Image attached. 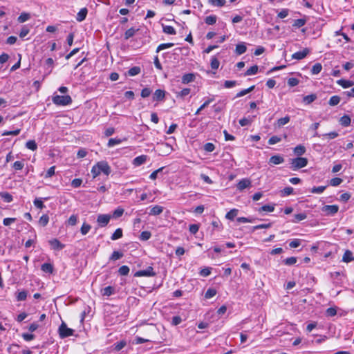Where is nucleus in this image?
I'll use <instances>...</instances> for the list:
<instances>
[{
  "label": "nucleus",
  "mask_w": 354,
  "mask_h": 354,
  "mask_svg": "<svg viewBox=\"0 0 354 354\" xmlns=\"http://www.w3.org/2000/svg\"><path fill=\"white\" fill-rule=\"evenodd\" d=\"M111 171V167L106 161H100L94 165L91 169V174L93 178H95L99 176L101 173H103L106 176H109Z\"/></svg>",
  "instance_id": "nucleus-1"
},
{
  "label": "nucleus",
  "mask_w": 354,
  "mask_h": 354,
  "mask_svg": "<svg viewBox=\"0 0 354 354\" xmlns=\"http://www.w3.org/2000/svg\"><path fill=\"white\" fill-rule=\"evenodd\" d=\"M308 159L303 157L290 159V168L294 171L306 167L308 165Z\"/></svg>",
  "instance_id": "nucleus-2"
},
{
  "label": "nucleus",
  "mask_w": 354,
  "mask_h": 354,
  "mask_svg": "<svg viewBox=\"0 0 354 354\" xmlns=\"http://www.w3.org/2000/svg\"><path fill=\"white\" fill-rule=\"evenodd\" d=\"M53 102L57 105L65 106L72 102L70 95H55L53 97Z\"/></svg>",
  "instance_id": "nucleus-3"
},
{
  "label": "nucleus",
  "mask_w": 354,
  "mask_h": 354,
  "mask_svg": "<svg viewBox=\"0 0 354 354\" xmlns=\"http://www.w3.org/2000/svg\"><path fill=\"white\" fill-rule=\"evenodd\" d=\"M74 330L67 327L65 323H62L59 328V336L62 338L68 337L73 335Z\"/></svg>",
  "instance_id": "nucleus-4"
},
{
  "label": "nucleus",
  "mask_w": 354,
  "mask_h": 354,
  "mask_svg": "<svg viewBox=\"0 0 354 354\" xmlns=\"http://www.w3.org/2000/svg\"><path fill=\"white\" fill-rule=\"evenodd\" d=\"M339 210V206L337 205H326L322 207V211L325 214L326 216H333L337 213Z\"/></svg>",
  "instance_id": "nucleus-5"
},
{
  "label": "nucleus",
  "mask_w": 354,
  "mask_h": 354,
  "mask_svg": "<svg viewBox=\"0 0 354 354\" xmlns=\"http://www.w3.org/2000/svg\"><path fill=\"white\" fill-rule=\"evenodd\" d=\"M156 272L151 266H149L146 270H138L134 274V277H154Z\"/></svg>",
  "instance_id": "nucleus-6"
},
{
  "label": "nucleus",
  "mask_w": 354,
  "mask_h": 354,
  "mask_svg": "<svg viewBox=\"0 0 354 354\" xmlns=\"http://www.w3.org/2000/svg\"><path fill=\"white\" fill-rule=\"evenodd\" d=\"M310 50L308 48H304L301 51H298L292 54V58L294 59L300 60L306 57L309 53Z\"/></svg>",
  "instance_id": "nucleus-7"
},
{
  "label": "nucleus",
  "mask_w": 354,
  "mask_h": 354,
  "mask_svg": "<svg viewBox=\"0 0 354 354\" xmlns=\"http://www.w3.org/2000/svg\"><path fill=\"white\" fill-rule=\"evenodd\" d=\"M110 218L111 216L108 214H100L97 216V222L100 227H104L109 223Z\"/></svg>",
  "instance_id": "nucleus-8"
},
{
  "label": "nucleus",
  "mask_w": 354,
  "mask_h": 354,
  "mask_svg": "<svg viewBox=\"0 0 354 354\" xmlns=\"http://www.w3.org/2000/svg\"><path fill=\"white\" fill-rule=\"evenodd\" d=\"M165 94V91L162 89H157L153 94V100L157 102L164 101Z\"/></svg>",
  "instance_id": "nucleus-9"
},
{
  "label": "nucleus",
  "mask_w": 354,
  "mask_h": 354,
  "mask_svg": "<svg viewBox=\"0 0 354 354\" xmlns=\"http://www.w3.org/2000/svg\"><path fill=\"white\" fill-rule=\"evenodd\" d=\"M284 162V158L283 156L280 155H274L270 158L268 164L270 165H276L283 163Z\"/></svg>",
  "instance_id": "nucleus-10"
},
{
  "label": "nucleus",
  "mask_w": 354,
  "mask_h": 354,
  "mask_svg": "<svg viewBox=\"0 0 354 354\" xmlns=\"http://www.w3.org/2000/svg\"><path fill=\"white\" fill-rule=\"evenodd\" d=\"M251 181L248 178L241 180L236 185L237 189L242 191L245 188L250 187Z\"/></svg>",
  "instance_id": "nucleus-11"
},
{
  "label": "nucleus",
  "mask_w": 354,
  "mask_h": 354,
  "mask_svg": "<svg viewBox=\"0 0 354 354\" xmlns=\"http://www.w3.org/2000/svg\"><path fill=\"white\" fill-rule=\"evenodd\" d=\"M49 243L54 250H61L65 245L62 244L58 239H53L49 241Z\"/></svg>",
  "instance_id": "nucleus-12"
},
{
  "label": "nucleus",
  "mask_w": 354,
  "mask_h": 354,
  "mask_svg": "<svg viewBox=\"0 0 354 354\" xmlns=\"http://www.w3.org/2000/svg\"><path fill=\"white\" fill-rule=\"evenodd\" d=\"M147 160V156L146 155H141L136 158H135L133 160V164L135 166H140L142 164H144Z\"/></svg>",
  "instance_id": "nucleus-13"
},
{
  "label": "nucleus",
  "mask_w": 354,
  "mask_h": 354,
  "mask_svg": "<svg viewBox=\"0 0 354 354\" xmlns=\"http://www.w3.org/2000/svg\"><path fill=\"white\" fill-rule=\"evenodd\" d=\"M87 13L88 10L86 8H82L77 15V21L79 22L84 21L87 15Z\"/></svg>",
  "instance_id": "nucleus-14"
},
{
  "label": "nucleus",
  "mask_w": 354,
  "mask_h": 354,
  "mask_svg": "<svg viewBox=\"0 0 354 354\" xmlns=\"http://www.w3.org/2000/svg\"><path fill=\"white\" fill-rule=\"evenodd\" d=\"M194 79L195 75L194 73H187L183 75L182 83L186 84L193 82Z\"/></svg>",
  "instance_id": "nucleus-15"
},
{
  "label": "nucleus",
  "mask_w": 354,
  "mask_h": 354,
  "mask_svg": "<svg viewBox=\"0 0 354 354\" xmlns=\"http://www.w3.org/2000/svg\"><path fill=\"white\" fill-rule=\"evenodd\" d=\"M353 261H354V257L352 252L348 250H346L342 257V261L348 263Z\"/></svg>",
  "instance_id": "nucleus-16"
},
{
  "label": "nucleus",
  "mask_w": 354,
  "mask_h": 354,
  "mask_svg": "<svg viewBox=\"0 0 354 354\" xmlns=\"http://www.w3.org/2000/svg\"><path fill=\"white\" fill-rule=\"evenodd\" d=\"M41 270L46 273L52 274L53 272L54 268L51 263H44L41 265Z\"/></svg>",
  "instance_id": "nucleus-17"
},
{
  "label": "nucleus",
  "mask_w": 354,
  "mask_h": 354,
  "mask_svg": "<svg viewBox=\"0 0 354 354\" xmlns=\"http://www.w3.org/2000/svg\"><path fill=\"white\" fill-rule=\"evenodd\" d=\"M351 118L347 115H344L340 118L339 122L342 127H346L351 124Z\"/></svg>",
  "instance_id": "nucleus-18"
},
{
  "label": "nucleus",
  "mask_w": 354,
  "mask_h": 354,
  "mask_svg": "<svg viewBox=\"0 0 354 354\" xmlns=\"http://www.w3.org/2000/svg\"><path fill=\"white\" fill-rule=\"evenodd\" d=\"M162 212H163V207L162 206L155 205L151 208L149 214L150 215L157 216V215L160 214Z\"/></svg>",
  "instance_id": "nucleus-19"
},
{
  "label": "nucleus",
  "mask_w": 354,
  "mask_h": 354,
  "mask_svg": "<svg viewBox=\"0 0 354 354\" xmlns=\"http://www.w3.org/2000/svg\"><path fill=\"white\" fill-rule=\"evenodd\" d=\"M306 151V147L302 145L296 146L293 149L294 153L298 156L304 154Z\"/></svg>",
  "instance_id": "nucleus-20"
},
{
  "label": "nucleus",
  "mask_w": 354,
  "mask_h": 354,
  "mask_svg": "<svg viewBox=\"0 0 354 354\" xmlns=\"http://www.w3.org/2000/svg\"><path fill=\"white\" fill-rule=\"evenodd\" d=\"M115 292V289L112 286H106L102 290V294L103 296H111Z\"/></svg>",
  "instance_id": "nucleus-21"
},
{
  "label": "nucleus",
  "mask_w": 354,
  "mask_h": 354,
  "mask_svg": "<svg viewBox=\"0 0 354 354\" xmlns=\"http://www.w3.org/2000/svg\"><path fill=\"white\" fill-rule=\"evenodd\" d=\"M337 82L339 85L342 86L344 88H349L354 84V82L352 81L342 80V79L339 80Z\"/></svg>",
  "instance_id": "nucleus-22"
},
{
  "label": "nucleus",
  "mask_w": 354,
  "mask_h": 354,
  "mask_svg": "<svg viewBox=\"0 0 354 354\" xmlns=\"http://www.w3.org/2000/svg\"><path fill=\"white\" fill-rule=\"evenodd\" d=\"M247 47L244 43L238 44L236 46V53L237 55H242L245 53Z\"/></svg>",
  "instance_id": "nucleus-23"
},
{
  "label": "nucleus",
  "mask_w": 354,
  "mask_h": 354,
  "mask_svg": "<svg viewBox=\"0 0 354 354\" xmlns=\"http://www.w3.org/2000/svg\"><path fill=\"white\" fill-rule=\"evenodd\" d=\"M274 210V205H265L261 207L258 212L259 213L262 212H272Z\"/></svg>",
  "instance_id": "nucleus-24"
},
{
  "label": "nucleus",
  "mask_w": 354,
  "mask_h": 354,
  "mask_svg": "<svg viewBox=\"0 0 354 354\" xmlns=\"http://www.w3.org/2000/svg\"><path fill=\"white\" fill-rule=\"evenodd\" d=\"M238 212L239 210L237 209H232L226 214L225 218L228 220L232 221L237 216Z\"/></svg>",
  "instance_id": "nucleus-25"
},
{
  "label": "nucleus",
  "mask_w": 354,
  "mask_h": 354,
  "mask_svg": "<svg viewBox=\"0 0 354 354\" xmlns=\"http://www.w3.org/2000/svg\"><path fill=\"white\" fill-rule=\"evenodd\" d=\"M317 99L315 94H310L304 97L303 101L306 104H310Z\"/></svg>",
  "instance_id": "nucleus-26"
},
{
  "label": "nucleus",
  "mask_w": 354,
  "mask_h": 354,
  "mask_svg": "<svg viewBox=\"0 0 354 354\" xmlns=\"http://www.w3.org/2000/svg\"><path fill=\"white\" fill-rule=\"evenodd\" d=\"M123 140H126V138H124L123 140L120 139V138H111V139H109V140L107 143V146L109 147H112L116 145H119V144L122 143V142Z\"/></svg>",
  "instance_id": "nucleus-27"
},
{
  "label": "nucleus",
  "mask_w": 354,
  "mask_h": 354,
  "mask_svg": "<svg viewBox=\"0 0 354 354\" xmlns=\"http://www.w3.org/2000/svg\"><path fill=\"white\" fill-rule=\"evenodd\" d=\"M0 196L6 203H10L13 200L12 196L8 192H0Z\"/></svg>",
  "instance_id": "nucleus-28"
},
{
  "label": "nucleus",
  "mask_w": 354,
  "mask_h": 354,
  "mask_svg": "<svg viewBox=\"0 0 354 354\" xmlns=\"http://www.w3.org/2000/svg\"><path fill=\"white\" fill-rule=\"evenodd\" d=\"M259 67L257 65H254L249 68L245 73V76L253 75L257 73Z\"/></svg>",
  "instance_id": "nucleus-29"
},
{
  "label": "nucleus",
  "mask_w": 354,
  "mask_h": 354,
  "mask_svg": "<svg viewBox=\"0 0 354 354\" xmlns=\"http://www.w3.org/2000/svg\"><path fill=\"white\" fill-rule=\"evenodd\" d=\"M122 237V230L121 228H118L111 235V239L113 241L117 240Z\"/></svg>",
  "instance_id": "nucleus-30"
},
{
  "label": "nucleus",
  "mask_w": 354,
  "mask_h": 354,
  "mask_svg": "<svg viewBox=\"0 0 354 354\" xmlns=\"http://www.w3.org/2000/svg\"><path fill=\"white\" fill-rule=\"evenodd\" d=\"M307 215L305 213H300L294 215V219L292 221V223H298L301 221L306 219Z\"/></svg>",
  "instance_id": "nucleus-31"
},
{
  "label": "nucleus",
  "mask_w": 354,
  "mask_h": 354,
  "mask_svg": "<svg viewBox=\"0 0 354 354\" xmlns=\"http://www.w3.org/2000/svg\"><path fill=\"white\" fill-rule=\"evenodd\" d=\"M214 100V98H208L196 111L195 115H198L201 111L204 109L205 107H207L212 101Z\"/></svg>",
  "instance_id": "nucleus-32"
},
{
  "label": "nucleus",
  "mask_w": 354,
  "mask_h": 354,
  "mask_svg": "<svg viewBox=\"0 0 354 354\" xmlns=\"http://www.w3.org/2000/svg\"><path fill=\"white\" fill-rule=\"evenodd\" d=\"M322 69V66L320 63H316L311 68V73L313 75L319 74Z\"/></svg>",
  "instance_id": "nucleus-33"
},
{
  "label": "nucleus",
  "mask_w": 354,
  "mask_h": 354,
  "mask_svg": "<svg viewBox=\"0 0 354 354\" xmlns=\"http://www.w3.org/2000/svg\"><path fill=\"white\" fill-rule=\"evenodd\" d=\"M140 71L141 69L139 66H133L128 71V75L129 76H135L136 75H138L140 73Z\"/></svg>",
  "instance_id": "nucleus-34"
},
{
  "label": "nucleus",
  "mask_w": 354,
  "mask_h": 354,
  "mask_svg": "<svg viewBox=\"0 0 354 354\" xmlns=\"http://www.w3.org/2000/svg\"><path fill=\"white\" fill-rule=\"evenodd\" d=\"M163 32L168 35H174L176 34V30L174 27L171 26H163Z\"/></svg>",
  "instance_id": "nucleus-35"
},
{
  "label": "nucleus",
  "mask_w": 354,
  "mask_h": 354,
  "mask_svg": "<svg viewBox=\"0 0 354 354\" xmlns=\"http://www.w3.org/2000/svg\"><path fill=\"white\" fill-rule=\"evenodd\" d=\"M340 100V97H339L338 95H333L330 98L328 104L330 106H335L339 103Z\"/></svg>",
  "instance_id": "nucleus-36"
},
{
  "label": "nucleus",
  "mask_w": 354,
  "mask_h": 354,
  "mask_svg": "<svg viewBox=\"0 0 354 354\" xmlns=\"http://www.w3.org/2000/svg\"><path fill=\"white\" fill-rule=\"evenodd\" d=\"M123 257V254L119 251H114L111 255L109 260L110 261H116L121 259Z\"/></svg>",
  "instance_id": "nucleus-37"
},
{
  "label": "nucleus",
  "mask_w": 354,
  "mask_h": 354,
  "mask_svg": "<svg viewBox=\"0 0 354 354\" xmlns=\"http://www.w3.org/2000/svg\"><path fill=\"white\" fill-rule=\"evenodd\" d=\"M208 2L209 4L218 6V7H222L225 4L226 1L225 0H208Z\"/></svg>",
  "instance_id": "nucleus-38"
},
{
  "label": "nucleus",
  "mask_w": 354,
  "mask_h": 354,
  "mask_svg": "<svg viewBox=\"0 0 354 354\" xmlns=\"http://www.w3.org/2000/svg\"><path fill=\"white\" fill-rule=\"evenodd\" d=\"M136 30H136L133 28H131L127 30L126 32H124V39H129V38L133 37L134 35L136 34Z\"/></svg>",
  "instance_id": "nucleus-39"
},
{
  "label": "nucleus",
  "mask_w": 354,
  "mask_h": 354,
  "mask_svg": "<svg viewBox=\"0 0 354 354\" xmlns=\"http://www.w3.org/2000/svg\"><path fill=\"white\" fill-rule=\"evenodd\" d=\"M26 147L32 151H35L37 149V143L35 140H30L26 143Z\"/></svg>",
  "instance_id": "nucleus-40"
},
{
  "label": "nucleus",
  "mask_w": 354,
  "mask_h": 354,
  "mask_svg": "<svg viewBox=\"0 0 354 354\" xmlns=\"http://www.w3.org/2000/svg\"><path fill=\"white\" fill-rule=\"evenodd\" d=\"M254 86H250V88H247V89H243L242 91H241L240 92H239L236 97H242V96H244L245 95L249 93L250 92L252 91L254 89Z\"/></svg>",
  "instance_id": "nucleus-41"
},
{
  "label": "nucleus",
  "mask_w": 354,
  "mask_h": 354,
  "mask_svg": "<svg viewBox=\"0 0 354 354\" xmlns=\"http://www.w3.org/2000/svg\"><path fill=\"white\" fill-rule=\"evenodd\" d=\"M216 16L209 15L205 17V22L208 25H213L216 22Z\"/></svg>",
  "instance_id": "nucleus-42"
},
{
  "label": "nucleus",
  "mask_w": 354,
  "mask_h": 354,
  "mask_svg": "<svg viewBox=\"0 0 354 354\" xmlns=\"http://www.w3.org/2000/svg\"><path fill=\"white\" fill-rule=\"evenodd\" d=\"M174 44L173 43L161 44L157 47L156 53H159L160 50L171 48V47L174 46Z\"/></svg>",
  "instance_id": "nucleus-43"
},
{
  "label": "nucleus",
  "mask_w": 354,
  "mask_h": 354,
  "mask_svg": "<svg viewBox=\"0 0 354 354\" xmlns=\"http://www.w3.org/2000/svg\"><path fill=\"white\" fill-rule=\"evenodd\" d=\"M48 221H49L48 216L47 214H44L40 217V218L39 220V223L40 225L44 227L48 224Z\"/></svg>",
  "instance_id": "nucleus-44"
},
{
  "label": "nucleus",
  "mask_w": 354,
  "mask_h": 354,
  "mask_svg": "<svg viewBox=\"0 0 354 354\" xmlns=\"http://www.w3.org/2000/svg\"><path fill=\"white\" fill-rule=\"evenodd\" d=\"M306 23V20L305 19H298L294 21L292 26L297 28H301L304 26Z\"/></svg>",
  "instance_id": "nucleus-45"
},
{
  "label": "nucleus",
  "mask_w": 354,
  "mask_h": 354,
  "mask_svg": "<svg viewBox=\"0 0 354 354\" xmlns=\"http://www.w3.org/2000/svg\"><path fill=\"white\" fill-rule=\"evenodd\" d=\"M129 268L127 266H122L118 270V273L121 276H127L129 272Z\"/></svg>",
  "instance_id": "nucleus-46"
},
{
  "label": "nucleus",
  "mask_w": 354,
  "mask_h": 354,
  "mask_svg": "<svg viewBox=\"0 0 354 354\" xmlns=\"http://www.w3.org/2000/svg\"><path fill=\"white\" fill-rule=\"evenodd\" d=\"M210 65L212 69L216 70L219 67L220 62L216 57H213L211 59Z\"/></svg>",
  "instance_id": "nucleus-47"
},
{
  "label": "nucleus",
  "mask_w": 354,
  "mask_h": 354,
  "mask_svg": "<svg viewBox=\"0 0 354 354\" xmlns=\"http://www.w3.org/2000/svg\"><path fill=\"white\" fill-rule=\"evenodd\" d=\"M272 225V223L260 224V225L254 226L252 230H253V231H254L256 230H259V229H267V228L271 227Z\"/></svg>",
  "instance_id": "nucleus-48"
},
{
  "label": "nucleus",
  "mask_w": 354,
  "mask_h": 354,
  "mask_svg": "<svg viewBox=\"0 0 354 354\" xmlns=\"http://www.w3.org/2000/svg\"><path fill=\"white\" fill-rule=\"evenodd\" d=\"M151 236V234L149 231H143L141 232L140 236V239L142 241H147L149 240Z\"/></svg>",
  "instance_id": "nucleus-49"
},
{
  "label": "nucleus",
  "mask_w": 354,
  "mask_h": 354,
  "mask_svg": "<svg viewBox=\"0 0 354 354\" xmlns=\"http://www.w3.org/2000/svg\"><path fill=\"white\" fill-rule=\"evenodd\" d=\"M190 88H185L181 90L180 92L176 93V96L180 97H184L190 93Z\"/></svg>",
  "instance_id": "nucleus-50"
},
{
  "label": "nucleus",
  "mask_w": 354,
  "mask_h": 354,
  "mask_svg": "<svg viewBox=\"0 0 354 354\" xmlns=\"http://www.w3.org/2000/svg\"><path fill=\"white\" fill-rule=\"evenodd\" d=\"M216 290L215 289L209 288L205 294V297L206 299H210V298L214 297L216 295Z\"/></svg>",
  "instance_id": "nucleus-51"
},
{
  "label": "nucleus",
  "mask_w": 354,
  "mask_h": 354,
  "mask_svg": "<svg viewBox=\"0 0 354 354\" xmlns=\"http://www.w3.org/2000/svg\"><path fill=\"white\" fill-rule=\"evenodd\" d=\"M297 261V259L295 257H288L287 259H286L284 260V263L286 265V266H292L294 264H295Z\"/></svg>",
  "instance_id": "nucleus-52"
},
{
  "label": "nucleus",
  "mask_w": 354,
  "mask_h": 354,
  "mask_svg": "<svg viewBox=\"0 0 354 354\" xmlns=\"http://www.w3.org/2000/svg\"><path fill=\"white\" fill-rule=\"evenodd\" d=\"M256 219L255 218L239 217L236 221L239 223H254Z\"/></svg>",
  "instance_id": "nucleus-53"
},
{
  "label": "nucleus",
  "mask_w": 354,
  "mask_h": 354,
  "mask_svg": "<svg viewBox=\"0 0 354 354\" xmlns=\"http://www.w3.org/2000/svg\"><path fill=\"white\" fill-rule=\"evenodd\" d=\"M30 19V15L28 13H21L17 20L19 23H24Z\"/></svg>",
  "instance_id": "nucleus-54"
},
{
  "label": "nucleus",
  "mask_w": 354,
  "mask_h": 354,
  "mask_svg": "<svg viewBox=\"0 0 354 354\" xmlns=\"http://www.w3.org/2000/svg\"><path fill=\"white\" fill-rule=\"evenodd\" d=\"M343 182V180L340 178H333L330 180V185L333 187L339 185Z\"/></svg>",
  "instance_id": "nucleus-55"
},
{
  "label": "nucleus",
  "mask_w": 354,
  "mask_h": 354,
  "mask_svg": "<svg viewBox=\"0 0 354 354\" xmlns=\"http://www.w3.org/2000/svg\"><path fill=\"white\" fill-rule=\"evenodd\" d=\"M91 228V226L89 224L84 223H83V225L80 229V232H81L82 234L86 235L89 232Z\"/></svg>",
  "instance_id": "nucleus-56"
},
{
  "label": "nucleus",
  "mask_w": 354,
  "mask_h": 354,
  "mask_svg": "<svg viewBox=\"0 0 354 354\" xmlns=\"http://www.w3.org/2000/svg\"><path fill=\"white\" fill-rule=\"evenodd\" d=\"M34 205L40 209H42L45 205L41 198H35L33 201Z\"/></svg>",
  "instance_id": "nucleus-57"
},
{
  "label": "nucleus",
  "mask_w": 354,
  "mask_h": 354,
  "mask_svg": "<svg viewBox=\"0 0 354 354\" xmlns=\"http://www.w3.org/2000/svg\"><path fill=\"white\" fill-rule=\"evenodd\" d=\"M289 121H290V117L286 116V117L279 118L277 120V124H278L279 127H281V126H283V125L286 124L287 123L289 122Z\"/></svg>",
  "instance_id": "nucleus-58"
},
{
  "label": "nucleus",
  "mask_w": 354,
  "mask_h": 354,
  "mask_svg": "<svg viewBox=\"0 0 354 354\" xmlns=\"http://www.w3.org/2000/svg\"><path fill=\"white\" fill-rule=\"evenodd\" d=\"M326 186L314 187L312 188L311 192L314 194H321L326 189Z\"/></svg>",
  "instance_id": "nucleus-59"
},
{
  "label": "nucleus",
  "mask_w": 354,
  "mask_h": 354,
  "mask_svg": "<svg viewBox=\"0 0 354 354\" xmlns=\"http://www.w3.org/2000/svg\"><path fill=\"white\" fill-rule=\"evenodd\" d=\"M27 297V292L26 290L21 291L18 292L17 295V301H24Z\"/></svg>",
  "instance_id": "nucleus-60"
},
{
  "label": "nucleus",
  "mask_w": 354,
  "mask_h": 354,
  "mask_svg": "<svg viewBox=\"0 0 354 354\" xmlns=\"http://www.w3.org/2000/svg\"><path fill=\"white\" fill-rule=\"evenodd\" d=\"M30 32V29L26 26H24L19 32V37L24 38Z\"/></svg>",
  "instance_id": "nucleus-61"
},
{
  "label": "nucleus",
  "mask_w": 354,
  "mask_h": 354,
  "mask_svg": "<svg viewBox=\"0 0 354 354\" xmlns=\"http://www.w3.org/2000/svg\"><path fill=\"white\" fill-rule=\"evenodd\" d=\"M281 140V138L277 136H273L268 140V144L269 145H274L276 143L279 142Z\"/></svg>",
  "instance_id": "nucleus-62"
},
{
  "label": "nucleus",
  "mask_w": 354,
  "mask_h": 354,
  "mask_svg": "<svg viewBox=\"0 0 354 354\" xmlns=\"http://www.w3.org/2000/svg\"><path fill=\"white\" fill-rule=\"evenodd\" d=\"M151 90L149 88H144L142 91H141V96L143 98H145V97H149L151 93Z\"/></svg>",
  "instance_id": "nucleus-63"
},
{
  "label": "nucleus",
  "mask_w": 354,
  "mask_h": 354,
  "mask_svg": "<svg viewBox=\"0 0 354 354\" xmlns=\"http://www.w3.org/2000/svg\"><path fill=\"white\" fill-rule=\"evenodd\" d=\"M124 213V209L122 208L118 207L114 210L113 213V216L114 218H119L122 216Z\"/></svg>",
  "instance_id": "nucleus-64"
}]
</instances>
